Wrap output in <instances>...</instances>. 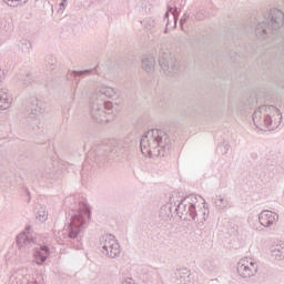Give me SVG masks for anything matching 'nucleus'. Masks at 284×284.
I'll return each instance as SVG.
<instances>
[{
    "label": "nucleus",
    "mask_w": 284,
    "mask_h": 284,
    "mask_svg": "<svg viewBox=\"0 0 284 284\" xmlns=\"http://www.w3.org/2000/svg\"><path fill=\"white\" fill-rule=\"evenodd\" d=\"M18 250H27L28 247H34L39 245V236L30 232V227H27L23 232L17 236Z\"/></svg>",
    "instance_id": "9d476101"
},
{
    "label": "nucleus",
    "mask_w": 284,
    "mask_h": 284,
    "mask_svg": "<svg viewBox=\"0 0 284 284\" xmlns=\"http://www.w3.org/2000/svg\"><path fill=\"white\" fill-rule=\"evenodd\" d=\"M34 216L37 223H45V221H48V210L45 209V206H38L36 209Z\"/></svg>",
    "instance_id": "6ab92c4d"
},
{
    "label": "nucleus",
    "mask_w": 284,
    "mask_h": 284,
    "mask_svg": "<svg viewBox=\"0 0 284 284\" xmlns=\"http://www.w3.org/2000/svg\"><path fill=\"white\" fill-rule=\"evenodd\" d=\"M23 284H39V282H37V278L34 277H27Z\"/></svg>",
    "instance_id": "b1692460"
},
{
    "label": "nucleus",
    "mask_w": 284,
    "mask_h": 284,
    "mask_svg": "<svg viewBox=\"0 0 284 284\" xmlns=\"http://www.w3.org/2000/svg\"><path fill=\"white\" fill-rule=\"evenodd\" d=\"M101 252L108 258H116L121 254V245L113 235L106 234L100 239Z\"/></svg>",
    "instance_id": "0eeeda50"
},
{
    "label": "nucleus",
    "mask_w": 284,
    "mask_h": 284,
    "mask_svg": "<svg viewBox=\"0 0 284 284\" xmlns=\"http://www.w3.org/2000/svg\"><path fill=\"white\" fill-rule=\"evenodd\" d=\"M48 256H50V248L48 246L42 245L33 248L32 258L37 265H43L48 261Z\"/></svg>",
    "instance_id": "f8f14e48"
},
{
    "label": "nucleus",
    "mask_w": 284,
    "mask_h": 284,
    "mask_svg": "<svg viewBox=\"0 0 284 284\" xmlns=\"http://www.w3.org/2000/svg\"><path fill=\"white\" fill-rule=\"evenodd\" d=\"M92 212L90 205L81 202L77 212L71 215L67 231L69 239H77L90 223Z\"/></svg>",
    "instance_id": "20e7f679"
},
{
    "label": "nucleus",
    "mask_w": 284,
    "mask_h": 284,
    "mask_svg": "<svg viewBox=\"0 0 284 284\" xmlns=\"http://www.w3.org/2000/svg\"><path fill=\"white\" fill-rule=\"evenodd\" d=\"M12 105V94L8 89H0V110H8Z\"/></svg>",
    "instance_id": "4468645a"
},
{
    "label": "nucleus",
    "mask_w": 284,
    "mask_h": 284,
    "mask_svg": "<svg viewBox=\"0 0 284 284\" xmlns=\"http://www.w3.org/2000/svg\"><path fill=\"white\" fill-rule=\"evenodd\" d=\"M214 205L217 207V210H229L230 207V200L225 195H217L214 199Z\"/></svg>",
    "instance_id": "f3484780"
},
{
    "label": "nucleus",
    "mask_w": 284,
    "mask_h": 284,
    "mask_svg": "<svg viewBox=\"0 0 284 284\" xmlns=\"http://www.w3.org/2000/svg\"><path fill=\"white\" fill-rule=\"evenodd\" d=\"M170 136L159 129L146 131L140 141L141 152L144 156H165L170 152Z\"/></svg>",
    "instance_id": "f257e3e1"
},
{
    "label": "nucleus",
    "mask_w": 284,
    "mask_h": 284,
    "mask_svg": "<svg viewBox=\"0 0 284 284\" xmlns=\"http://www.w3.org/2000/svg\"><path fill=\"white\" fill-rule=\"evenodd\" d=\"M41 112H43V102L37 101L31 105V114L38 116V114H41Z\"/></svg>",
    "instance_id": "412c9836"
},
{
    "label": "nucleus",
    "mask_w": 284,
    "mask_h": 284,
    "mask_svg": "<svg viewBox=\"0 0 284 284\" xmlns=\"http://www.w3.org/2000/svg\"><path fill=\"white\" fill-rule=\"evenodd\" d=\"M4 3L8 6H11L13 8H17V6H21V3H27L28 0H3Z\"/></svg>",
    "instance_id": "4be33fe9"
},
{
    "label": "nucleus",
    "mask_w": 284,
    "mask_h": 284,
    "mask_svg": "<svg viewBox=\"0 0 284 284\" xmlns=\"http://www.w3.org/2000/svg\"><path fill=\"white\" fill-rule=\"evenodd\" d=\"M284 26V13L280 9H272L267 18L260 21L255 28L256 37L264 39L270 32L278 30Z\"/></svg>",
    "instance_id": "423d86ee"
},
{
    "label": "nucleus",
    "mask_w": 284,
    "mask_h": 284,
    "mask_svg": "<svg viewBox=\"0 0 284 284\" xmlns=\"http://www.w3.org/2000/svg\"><path fill=\"white\" fill-rule=\"evenodd\" d=\"M282 121L283 113L275 105H262L253 113V123L257 130H276Z\"/></svg>",
    "instance_id": "7ed1b4c3"
},
{
    "label": "nucleus",
    "mask_w": 284,
    "mask_h": 284,
    "mask_svg": "<svg viewBox=\"0 0 284 284\" xmlns=\"http://www.w3.org/2000/svg\"><path fill=\"white\" fill-rule=\"evenodd\" d=\"M154 65H156V60L154 55H144L142 58L141 67L145 72H152L154 70Z\"/></svg>",
    "instance_id": "dca6fc26"
},
{
    "label": "nucleus",
    "mask_w": 284,
    "mask_h": 284,
    "mask_svg": "<svg viewBox=\"0 0 284 284\" xmlns=\"http://www.w3.org/2000/svg\"><path fill=\"white\" fill-rule=\"evenodd\" d=\"M176 214L182 221L204 223L207 219L205 200L200 195H189L176 207Z\"/></svg>",
    "instance_id": "f03ea898"
},
{
    "label": "nucleus",
    "mask_w": 284,
    "mask_h": 284,
    "mask_svg": "<svg viewBox=\"0 0 284 284\" xmlns=\"http://www.w3.org/2000/svg\"><path fill=\"white\" fill-rule=\"evenodd\" d=\"M77 74H83V71L77 72Z\"/></svg>",
    "instance_id": "a878e982"
},
{
    "label": "nucleus",
    "mask_w": 284,
    "mask_h": 284,
    "mask_svg": "<svg viewBox=\"0 0 284 284\" xmlns=\"http://www.w3.org/2000/svg\"><path fill=\"white\" fill-rule=\"evenodd\" d=\"M159 64L165 74H176L181 68L179 60L168 52L160 53Z\"/></svg>",
    "instance_id": "1a4fd4ad"
},
{
    "label": "nucleus",
    "mask_w": 284,
    "mask_h": 284,
    "mask_svg": "<svg viewBox=\"0 0 284 284\" xmlns=\"http://www.w3.org/2000/svg\"><path fill=\"white\" fill-rule=\"evenodd\" d=\"M257 219L262 227H274V225L278 223V213L271 210H264L258 214Z\"/></svg>",
    "instance_id": "9b49d317"
},
{
    "label": "nucleus",
    "mask_w": 284,
    "mask_h": 284,
    "mask_svg": "<svg viewBox=\"0 0 284 284\" xmlns=\"http://www.w3.org/2000/svg\"><path fill=\"white\" fill-rule=\"evenodd\" d=\"M237 274L242 278H252L258 274V264L252 257H243L237 263Z\"/></svg>",
    "instance_id": "6e6552de"
},
{
    "label": "nucleus",
    "mask_w": 284,
    "mask_h": 284,
    "mask_svg": "<svg viewBox=\"0 0 284 284\" xmlns=\"http://www.w3.org/2000/svg\"><path fill=\"white\" fill-rule=\"evenodd\" d=\"M164 21H166V28H176V9L170 8L164 16Z\"/></svg>",
    "instance_id": "2eb2a0df"
},
{
    "label": "nucleus",
    "mask_w": 284,
    "mask_h": 284,
    "mask_svg": "<svg viewBox=\"0 0 284 284\" xmlns=\"http://www.w3.org/2000/svg\"><path fill=\"white\" fill-rule=\"evenodd\" d=\"M271 257L274 258V261H283L284 258V250L281 246H274L271 248Z\"/></svg>",
    "instance_id": "aec40b11"
},
{
    "label": "nucleus",
    "mask_w": 284,
    "mask_h": 284,
    "mask_svg": "<svg viewBox=\"0 0 284 284\" xmlns=\"http://www.w3.org/2000/svg\"><path fill=\"white\" fill-rule=\"evenodd\" d=\"M98 95V99H103L106 97L108 99H112L114 94H116V91H114V88L109 87V85H101L100 88L95 89L91 97Z\"/></svg>",
    "instance_id": "ddd939ff"
},
{
    "label": "nucleus",
    "mask_w": 284,
    "mask_h": 284,
    "mask_svg": "<svg viewBox=\"0 0 284 284\" xmlns=\"http://www.w3.org/2000/svg\"><path fill=\"white\" fill-rule=\"evenodd\" d=\"M180 284H194V276L192 272L187 270H182L179 272Z\"/></svg>",
    "instance_id": "a211bd4d"
},
{
    "label": "nucleus",
    "mask_w": 284,
    "mask_h": 284,
    "mask_svg": "<svg viewBox=\"0 0 284 284\" xmlns=\"http://www.w3.org/2000/svg\"><path fill=\"white\" fill-rule=\"evenodd\" d=\"M91 116L95 123H108L114 114V104L111 101L99 99V95H91Z\"/></svg>",
    "instance_id": "39448f33"
},
{
    "label": "nucleus",
    "mask_w": 284,
    "mask_h": 284,
    "mask_svg": "<svg viewBox=\"0 0 284 284\" xmlns=\"http://www.w3.org/2000/svg\"><path fill=\"white\" fill-rule=\"evenodd\" d=\"M68 6V0H62L60 3V10H65V7Z\"/></svg>",
    "instance_id": "393cba45"
},
{
    "label": "nucleus",
    "mask_w": 284,
    "mask_h": 284,
    "mask_svg": "<svg viewBox=\"0 0 284 284\" xmlns=\"http://www.w3.org/2000/svg\"><path fill=\"white\" fill-rule=\"evenodd\" d=\"M227 150H230V146L227 144H223L217 148L219 154H225L227 152Z\"/></svg>",
    "instance_id": "5701e85b"
}]
</instances>
